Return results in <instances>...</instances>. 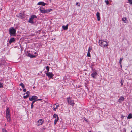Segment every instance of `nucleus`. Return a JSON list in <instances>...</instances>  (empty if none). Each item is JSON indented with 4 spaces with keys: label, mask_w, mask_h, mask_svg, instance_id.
<instances>
[{
    "label": "nucleus",
    "mask_w": 132,
    "mask_h": 132,
    "mask_svg": "<svg viewBox=\"0 0 132 132\" xmlns=\"http://www.w3.org/2000/svg\"><path fill=\"white\" fill-rule=\"evenodd\" d=\"M9 33L11 36H15L16 30L13 27L10 28L9 30Z\"/></svg>",
    "instance_id": "2"
},
{
    "label": "nucleus",
    "mask_w": 132,
    "mask_h": 132,
    "mask_svg": "<svg viewBox=\"0 0 132 132\" xmlns=\"http://www.w3.org/2000/svg\"><path fill=\"white\" fill-rule=\"evenodd\" d=\"M90 52H88L87 55V56L88 57H90Z\"/></svg>",
    "instance_id": "29"
},
{
    "label": "nucleus",
    "mask_w": 132,
    "mask_h": 132,
    "mask_svg": "<svg viewBox=\"0 0 132 132\" xmlns=\"http://www.w3.org/2000/svg\"><path fill=\"white\" fill-rule=\"evenodd\" d=\"M2 65V64H1L0 63V65Z\"/></svg>",
    "instance_id": "50"
},
{
    "label": "nucleus",
    "mask_w": 132,
    "mask_h": 132,
    "mask_svg": "<svg viewBox=\"0 0 132 132\" xmlns=\"http://www.w3.org/2000/svg\"><path fill=\"white\" fill-rule=\"evenodd\" d=\"M28 22L31 23L33 24L34 23V22L33 21V20L31 19L30 18H29V20L28 21Z\"/></svg>",
    "instance_id": "23"
},
{
    "label": "nucleus",
    "mask_w": 132,
    "mask_h": 132,
    "mask_svg": "<svg viewBox=\"0 0 132 132\" xmlns=\"http://www.w3.org/2000/svg\"><path fill=\"white\" fill-rule=\"evenodd\" d=\"M59 119H55L54 120V123L55 125L57 122L58 121Z\"/></svg>",
    "instance_id": "25"
},
{
    "label": "nucleus",
    "mask_w": 132,
    "mask_h": 132,
    "mask_svg": "<svg viewBox=\"0 0 132 132\" xmlns=\"http://www.w3.org/2000/svg\"><path fill=\"white\" fill-rule=\"evenodd\" d=\"M33 88H35V86H34V87H33Z\"/></svg>",
    "instance_id": "46"
},
{
    "label": "nucleus",
    "mask_w": 132,
    "mask_h": 132,
    "mask_svg": "<svg viewBox=\"0 0 132 132\" xmlns=\"http://www.w3.org/2000/svg\"><path fill=\"white\" fill-rule=\"evenodd\" d=\"M37 101V100H34L31 103H32L33 104H34V103L36 101Z\"/></svg>",
    "instance_id": "39"
},
{
    "label": "nucleus",
    "mask_w": 132,
    "mask_h": 132,
    "mask_svg": "<svg viewBox=\"0 0 132 132\" xmlns=\"http://www.w3.org/2000/svg\"><path fill=\"white\" fill-rule=\"evenodd\" d=\"M6 115L10 114V109L9 108H6Z\"/></svg>",
    "instance_id": "16"
},
{
    "label": "nucleus",
    "mask_w": 132,
    "mask_h": 132,
    "mask_svg": "<svg viewBox=\"0 0 132 132\" xmlns=\"http://www.w3.org/2000/svg\"><path fill=\"white\" fill-rule=\"evenodd\" d=\"M34 107V105L33 104H32V103L31 104V109H32Z\"/></svg>",
    "instance_id": "38"
},
{
    "label": "nucleus",
    "mask_w": 132,
    "mask_h": 132,
    "mask_svg": "<svg viewBox=\"0 0 132 132\" xmlns=\"http://www.w3.org/2000/svg\"><path fill=\"white\" fill-rule=\"evenodd\" d=\"M53 118H55V119H59L58 115L56 114H55L53 116Z\"/></svg>",
    "instance_id": "19"
},
{
    "label": "nucleus",
    "mask_w": 132,
    "mask_h": 132,
    "mask_svg": "<svg viewBox=\"0 0 132 132\" xmlns=\"http://www.w3.org/2000/svg\"><path fill=\"white\" fill-rule=\"evenodd\" d=\"M36 100L37 101H41L42 100V99H37Z\"/></svg>",
    "instance_id": "41"
},
{
    "label": "nucleus",
    "mask_w": 132,
    "mask_h": 132,
    "mask_svg": "<svg viewBox=\"0 0 132 132\" xmlns=\"http://www.w3.org/2000/svg\"><path fill=\"white\" fill-rule=\"evenodd\" d=\"M54 105H55V106H56L57 107L58 106H59L58 103H57L54 104Z\"/></svg>",
    "instance_id": "37"
},
{
    "label": "nucleus",
    "mask_w": 132,
    "mask_h": 132,
    "mask_svg": "<svg viewBox=\"0 0 132 132\" xmlns=\"http://www.w3.org/2000/svg\"><path fill=\"white\" fill-rule=\"evenodd\" d=\"M132 118V114L131 113L129 114L127 117V118L128 119H130Z\"/></svg>",
    "instance_id": "20"
},
{
    "label": "nucleus",
    "mask_w": 132,
    "mask_h": 132,
    "mask_svg": "<svg viewBox=\"0 0 132 132\" xmlns=\"http://www.w3.org/2000/svg\"><path fill=\"white\" fill-rule=\"evenodd\" d=\"M76 5H77V6L78 5V6H80V3H78V2H77V3H76Z\"/></svg>",
    "instance_id": "36"
},
{
    "label": "nucleus",
    "mask_w": 132,
    "mask_h": 132,
    "mask_svg": "<svg viewBox=\"0 0 132 132\" xmlns=\"http://www.w3.org/2000/svg\"><path fill=\"white\" fill-rule=\"evenodd\" d=\"M39 10H40V12H41L42 11H43L44 10H45V9L44 8L43 6H41L39 8Z\"/></svg>",
    "instance_id": "21"
},
{
    "label": "nucleus",
    "mask_w": 132,
    "mask_h": 132,
    "mask_svg": "<svg viewBox=\"0 0 132 132\" xmlns=\"http://www.w3.org/2000/svg\"><path fill=\"white\" fill-rule=\"evenodd\" d=\"M125 132H126V131H125Z\"/></svg>",
    "instance_id": "53"
},
{
    "label": "nucleus",
    "mask_w": 132,
    "mask_h": 132,
    "mask_svg": "<svg viewBox=\"0 0 132 132\" xmlns=\"http://www.w3.org/2000/svg\"><path fill=\"white\" fill-rule=\"evenodd\" d=\"M89 132H92L91 131H89Z\"/></svg>",
    "instance_id": "47"
},
{
    "label": "nucleus",
    "mask_w": 132,
    "mask_h": 132,
    "mask_svg": "<svg viewBox=\"0 0 132 132\" xmlns=\"http://www.w3.org/2000/svg\"><path fill=\"white\" fill-rule=\"evenodd\" d=\"M52 10V9H49L47 10H44L43 11H42L41 12L43 13H49Z\"/></svg>",
    "instance_id": "8"
},
{
    "label": "nucleus",
    "mask_w": 132,
    "mask_h": 132,
    "mask_svg": "<svg viewBox=\"0 0 132 132\" xmlns=\"http://www.w3.org/2000/svg\"><path fill=\"white\" fill-rule=\"evenodd\" d=\"M38 97L35 96H32L31 97H29V100L30 101H32L33 100H36L37 99Z\"/></svg>",
    "instance_id": "5"
},
{
    "label": "nucleus",
    "mask_w": 132,
    "mask_h": 132,
    "mask_svg": "<svg viewBox=\"0 0 132 132\" xmlns=\"http://www.w3.org/2000/svg\"><path fill=\"white\" fill-rule=\"evenodd\" d=\"M105 2L107 5H108L109 4V1L108 0H105Z\"/></svg>",
    "instance_id": "31"
},
{
    "label": "nucleus",
    "mask_w": 132,
    "mask_h": 132,
    "mask_svg": "<svg viewBox=\"0 0 132 132\" xmlns=\"http://www.w3.org/2000/svg\"><path fill=\"white\" fill-rule=\"evenodd\" d=\"M29 91H27L26 93L27 94V95H28V94L29 93Z\"/></svg>",
    "instance_id": "42"
},
{
    "label": "nucleus",
    "mask_w": 132,
    "mask_h": 132,
    "mask_svg": "<svg viewBox=\"0 0 132 132\" xmlns=\"http://www.w3.org/2000/svg\"><path fill=\"white\" fill-rule=\"evenodd\" d=\"M124 117V116L123 115H122L121 117V118L122 119H123V118Z\"/></svg>",
    "instance_id": "44"
},
{
    "label": "nucleus",
    "mask_w": 132,
    "mask_h": 132,
    "mask_svg": "<svg viewBox=\"0 0 132 132\" xmlns=\"http://www.w3.org/2000/svg\"><path fill=\"white\" fill-rule=\"evenodd\" d=\"M97 73L96 72H94L91 74L90 76L94 78L95 79Z\"/></svg>",
    "instance_id": "6"
},
{
    "label": "nucleus",
    "mask_w": 132,
    "mask_h": 132,
    "mask_svg": "<svg viewBox=\"0 0 132 132\" xmlns=\"http://www.w3.org/2000/svg\"><path fill=\"white\" fill-rule=\"evenodd\" d=\"M92 50V48H90L89 47V48L88 49V52H90V51Z\"/></svg>",
    "instance_id": "33"
},
{
    "label": "nucleus",
    "mask_w": 132,
    "mask_h": 132,
    "mask_svg": "<svg viewBox=\"0 0 132 132\" xmlns=\"http://www.w3.org/2000/svg\"><path fill=\"white\" fill-rule=\"evenodd\" d=\"M123 58H120L119 60V63L120 64H121V63L122 60H123Z\"/></svg>",
    "instance_id": "35"
},
{
    "label": "nucleus",
    "mask_w": 132,
    "mask_h": 132,
    "mask_svg": "<svg viewBox=\"0 0 132 132\" xmlns=\"http://www.w3.org/2000/svg\"><path fill=\"white\" fill-rule=\"evenodd\" d=\"M120 66L121 67V68L122 67V65H121V64H120Z\"/></svg>",
    "instance_id": "43"
},
{
    "label": "nucleus",
    "mask_w": 132,
    "mask_h": 132,
    "mask_svg": "<svg viewBox=\"0 0 132 132\" xmlns=\"http://www.w3.org/2000/svg\"><path fill=\"white\" fill-rule=\"evenodd\" d=\"M122 80H121V86H122V85H123V83L122 82Z\"/></svg>",
    "instance_id": "45"
},
{
    "label": "nucleus",
    "mask_w": 132,
    "mask_h": 132,
    "mask_svg": "<svg viewBox=\"0 0 132 132\" xmlns=\"http://www.w3.org/2000/svg\"><path fill=\"white\" fill-rule=\"evenodd\" d=\"M122 20L125 23H127L128 22V20H127L126 17H123L122 19Z\"/></svg>",
    "instance_id": "13"
},
{
    "label": "nucleus",
    "mask_w": 132,
    "mask_h": 132,
    "mask_svg": "<svg viewBox=\"0 0 132 132\" xmlns=\"http://www.w3.org/2000/svg\"><path fill=\"white\" fill-rule=\"evenodd\" d=\"M98 43L100 46L103 47H107L108 45L107 42L103 40H99Z\"/></svg>",
    "instance_id": "1"
},
{
    "label": "nucleus",
    "mask_w": 132,
    "mask_h": 132,
    "mask_svg": "<svg viewBox=\"0 0 132 132\" xmlns=\"http://www.w3.org/2000/svg\"><path fill=\"white\" fill-rule=\"evenodd\" d=\"M6 118L8 122H10L11 121V119L10 118V114L6 115Z\"/></svg>",
    "instance_id": "10"
},
{
    "label": "nucleus",
    "mask_w": 132,
    "mask_h": 132,
    "mask_svg": "<svg viewBox=\"0 0 132 132\" xmlns=\"http://www.w3.org/2000/svg\"><path fill=\"white\" fill-rule=\"evenodd\" d=\"M15 40V39L14 38H13L10 39L9 41V43L11 44L12 42L14 41Z\"/></svg>",
    "instance_id": "15"
},
{
    "label": "nucleus",
    "mask_w": 132,
    "mask_h": 132,
    "mask_svg": "<svg viewBox=\"0 0 132 132\" xmlns=\"http://www.w3.org/2000/svg\"><path fill=\"white\" fill-rule=\"evenodd\" d=\"M96 15L98 21H99L100 20V13L99 12H97L96 13Z\"/></svg>",
    "instance_id": "11"
},
{
    "label": "nucleus",
    "mask_w": 132,
    "mask_h": 132,
    "mask_svg": "<svg viewBox=\"0 0 132 132\" xmlns=\"http://www.w3.org/2000/svg\"><path fill=\"white\" fill-rule=\"evenodd\" d=\"M26 55L28 56L31 58H33L35 56L33 54H31L28 52L26 53Z\"/></svg>",
    "instance_id": "9"
},
{
    "label": "nucleus",
    "mask_w": 132,
    "mask_h": 132,
    "mask_svg": "<svg viewBox=\"0 0 132 132\" xmlns=\"http://www.w3.org/2000/svg\"><path fill=\"white\" fill-rule=\"evenodd\" d=\"M37 4L38 5H42L44 6L46 5V3L43 2H40L38 3Z\"/></svg>",
    "instance_id": "14"
},
{
    "label": "nucleus",
    "mask_w": 132,
    "mask_h": 132,
    "mask_svg": "<svg viewBox=\"0 0 132 132\" xmlns=\"http://www.w3.org/2000/svg\"><path fill=\"white\" fill-rule=\"evenodd\" d=\"M18 17L22 19L24 18V15L23 13H20L18 14Z\"/></svg>",
    "instance_id": "12"
},
{
    "label": "nucleus",
    "mask_w": 132,
    "mask_h": 132,
    "mask_svg": "<svg viewBox=\"0 0 132 132\" xmlns=\"http://www.w3.org/2000/svg\"><path fill=\"white\" fill-rule=\"evenodd\" d=\"M46 75L50 78H52L54 75L51 72H48L46 73Z\"/></svg>",
    "instance_id": "4"
},
{
    "label": "nucleus",
    "mask_w": 132,
    "mask_h": 132,
    "mask_svg": "<svg viewBox=\"0 0 132 132\" xmlns=\"http://www.w3.org/2000/svg\"><path fill=\"white\" fill-rule=\"evenodd\" d=\"M3 83L0 82V88L3 87Z\"/></svg>",
    "instance_id": "32"
},
{
    "label": "nucleus",
    "mask_w": 132,
    "mask_h": 132,
    "mask_svg": "<svg viewBox=\"0 0 132 132\" xmlns=\"http://www.w3.org/2000/svg\"><path fill=\"white\" fill-rule=\"evenodd\" d=\"M124 98L123 97L121 96L120 98L118 100V101L120 100L121 101H123L124 100Z\"/></svg>",
    "instance_id": "22"
},
{
    "label": "nucleus",
    "mask_w": 132,
    "mask_h": 132,
    "mask_svg": "<svg viewBox=\"0 0 132 132\" xmlns=\"http://www.w3.org/2000/svg\"><path fill=\"white\" fill-rule=\"evenodd\" d=\"M49 1H51V0H49Z\"/></svg>",
    "instance_id": "49"
},
{
    "label": "nucleus",
    "mask_w": 132,
    "mask_h": 132,
    "mask_svg": "<svg viewBox=\"0 0 132 132\" xmlns=\"http://www.w3.org/2000/svg\"><path fill=\"white\" fill-rule=\"evenodd\" d=\"M26 89H23V91L24 92H26Z\"/></svg>",
    "instance_id": "40"
},
{
    "label": "nucleus",
    "mask_w": 132,
    "mask_h": 132,
    "mask_svg": "<svg viewBox=\"0 0 132 132\" xmlns=\"http://www.w3.org/2000/svg\"><path fill=\"white\" fill-rule=\"evenodd\" d=\"M34 53H35V54H36V52H35Z\"/></svg>",
    "instance_id": "48"
},
{
    "label": "nucleus",
    "mask_w": 132,
    "mask_h": 132,
    "mask_svg": "<svg viewBox=\"0 0 132 132\" xmlns=\"http://www.w3.org/2000/svg\"><path fill=\"white\" fill-rule=\"evenodd\" d=\"M44 122V120L42 119H39L37 121V125L39 126L42 124L43 122Z\"/></svg>",
    "instance_id": "7"
},
{
    "label": "nucleus",
    "mask_w": 132,
    "mask_h": 132,
    "mask_svg": "<svg viewBox=\"0 0 132 132\" xmlns=\"http://www.w3.org/2000/svg\"><path fill=\"white\" fill-rule=\"evenodd\" d=\"M67 100L68 103L69 104H70L72 106H73L74 103V101L71 99L70 97H69L67 98Z\"/></svg>",
    "instance_id": "3"
},
{
    "label": "nucleus",
    "mask_w": 132,
    "mask_h": 132,
    "mask_svg": "<svg viewBox=\"0 0 132 132\" xmlns=\"http://www.w3.org/2000/svg\"><path fill=\"white\" fill-rule=\"evenodd\" d=\"M128 1L130 4H132V0H128Z\"/></svg>",
    "instance_id": "34"
},
{
    "label": "nucleus",
    "mask_w": 132,
    "mask_h": 132,
    "mask_svg": "<svg viewBox=\"0 0 132 132\" xmlns=\"http://www.w3.org/2000/svg\"><path fill=\"white\" fill-rule=\"evenodd\" d=\"M53 108L54 109L53 110L54 111H55L56 109L57 108V107H56V106H55V105H54L53 106Z\"/></svg>",
    "instance_id": "27"
},
{
    "label": "nucleus",
    "mask_w": 132,
    "mask_h": 132,
    "mask_svg": "<svg viewBox=\"0 0 132 132\" xmlns=\"http://www.w3.org/2000/svg\"><path fill=\"white\" fill-rule=\"evenodd\" d=\"M19 86H21L23 89L24 88V85L22 83L20 84H19Z\"/></svg>",
    "instance_id": "24"
},
{
    "label": "nucleus",
    "mask_w": 132,
    "mask_h": 132,
    "mask_svg": "<svg viewBox=\"0 0 132 132\" xmlns=\"http://www.w3.org/2000/svg\"><path fill=\"white\" fill-rule=\"evenodd\" d=\"M68 24H67L66 26H63L62 28L64 30H67L68 29Z\"/></svg>",
    "instance_id": "17"
},
{
    "label": "nucleus",
    "mask_w": 132,
    "mask_h": 132,
    "mask_svg": "<svg viewBox=\"0 0 132 132\" xmlns=\"http://www.w3.org/2000/svg\"><path fill=\"white\" fill-rule=\"evenodd\" d=\"M130 132H132V130L130 131Z\"/></svg>",
    "instance_id": "51"
},
{
    "label": "nucleus",
    "mask_w": 132,
    "mask_h": 132,
    "mask_svg": "<svg viewBox=\"0 0 132 132\" xmlns=\"http://www.w3.org/2000/svg\"><path fill=\"white\" fill-rule=\"evenodd\" d=\"M46 70H47V72H48L49 71V66H47L46 67Z\"/></svg>",
    "instance_id": "28"
},
{
    "label": "nucleus",
    "mask_w": 132,
    "mask_h": 132,
    "mask_svg": "<svg viewBox=\"0 0 132 132\" xmlns=\"http://www.w3.org/2000/svg\"><path fill=\"white\" fill-rule=\"evenodd\" d=\"M30 18L33 20L34 18H37V16L35 15H31V18Z\"/></svg>",
    "instance_id": "18"
},
{
    "label": "nucleus",
    "mask_w": 132,
    "mask_h": 132,
    "mask_svg": "<svg viewBox=\"0 0 132 132\" xmlns=\"http://www.w3.org/2000/svg\"><path fill=\"white\" fill-rule=\"evenodd\" d=\"M29 95H27L26 96H23V97L24 98H27L29 96Z\"/></svg>",
    "instance_id": "30"
},
{
    "label": "nucleus",
    "mask_w": 132,
    "mask_h": 132,
    "mask_svg": "<svg viewBox=\"0 0 132 132\" xmlns=\"http://www.w3.org/2000/svg\"><path fill=\"white\" fill-rule=\"evenodd\" d=\"M2 130L3 132H8L7 130L4 128H2Z\"/></svg>",
    "instance_id": "26"
},
{
    "label": "nucleus",
    "mask_w": 132,
    "mask_h": 132,
    "mask_svg": "<svg viewBox=\"0 0 132 132\" xmlns=\"http://www.w3.org/2000/svg\"><path fill=\"white\" fill-rule=\"evenodd\" d=\"M85 120V121H87L86 120Z\"/></svg>",
    "instance_id": "52"
}]
</instances>
